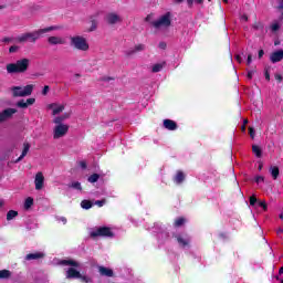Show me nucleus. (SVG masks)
Here are the masks:
<instances>
[{
  "mask_svg": "<svg viewBox=\"0 0 283 283\" xmlns=\"http://www.w3.org/2000/svg\"><path fill=\"white\" fill-rule=\"evenodd\" d=\"M71 187H72L73 189H77V191H83V187H81V182H78V181H74V182L71 185Z\"/></svg>",
  "mask_w": 283,
  "mask_h": 283,
  "instance_id": "e433bc0d",
  "label": "nucleus"
},
{
  "mask_svg": "<svg viewBox=\"0 0 283 283\" xmlns=\"http://www.w3.org/2000/svg\"><path fill=\"white\" fill-rule=\"evenodd\" d=\"M258 197H255V195H252L250 197V207H255V205H258Z\"/></svg>",
  "mask_w": 283,
  "mask_h": 283,
  "instance_id": "c9c22d12",
  "label": "nucleus"
},
{
  "mask_svg": "<svg viewBox=\"0 0 283 283\" xmlns=\"http://www.w3.org/2000/svg\"><path fill=\"white\" fill-rule=\"evenodd\" d=\"M283 60V50H277L271 53L270 61L271 63H280Z\"/></svg>",
  "mask_w": 283,
  "mask_h": 283,
  "instance_id": "2eb2a0df",
  "label": "nucleus"
},
{
  "mask_svg": "<svg viewBox=\"0 0 283 283\" xmlns=\"http://www.w3.org/2000/svg\"><path fill=\"white\" fill-rule=\"evenodd\" d=\"M35 189L36 191H41V189H43V185L45 182V177L43 176V172L39 171L36 175H35Z\"/></svg>",
  "mask_w": 283,
  "mask_h": 283,
  "instance_id": "9b49d317",
  "label": "nucleus"
},
{
  "mask_svg": "<svg viewBox=\"0 0 283 283\" xmlns=\"http://www.w3.org/2000/svg\"><path fill=\"white\" fill-rule=\"evenodd\" d=\"M253 74H255V72L254 71H249L248 72V78H253Z\"/></svg>",
  "mask_w": 283,
  "mask_h": 283,
  "instance_id": "603ef678",
  "label": "nucleus"
},
{
  "mask_svg": "<svg viewBox=\"0 0 283 283\" xmlns=\"http://www.w3.org/2000/svg\"><path fill=\"white\" fill-rule=\"evenodd\" d=\"M150 25H153L155 30H160V28H171V12L168 11L157 20L151 21Z\"/></svg>",
  "mask_w": 283,
  "mask_h": 283,
  "instance_id": "20e7f679",
  "label": "nucleus"
},
{
  "mask_svg": "<svg viewBox=\"0 0 283 283\" xmlns=\"http://www.w3.org/2000/svg\"><path fill=\"white\" fill-rule=\"evenodd\" d=\"M17 216H19V212L17 210H9L7 213V220H14V218H17Z\"/></svg>",
  "mask_w": 283,
  "mask_h": 283,
  "instance_id": "7c9ffc66",
  "label": "nucleus"
},
{
  "mask_svg": "<svg viewBox=\"0 0 283 283\" xmlns=\"http://www.w3.org/2000/svg\"><path fill=\"white\" fill-rule=\"evenodd\" d=\"M164 127L169 132H176L178 124L174 119H164Z\"/></svg>",
  "mask_w": 283,
  "mask_h": 283,
  "instance_id": "a211bd4d",
  "label": "nucleus"
},
{
  "mask_svg": "<svg viewBox=\"0 0 283 283\" xmlns=\"http://www.w3.org/2000/svg\"><path fill=\"white\" fill-rule=\"evenodd\" d=\"M277 235H280V233H283V229L282 228H279L277 231H276Z\"/></svg>",
  "mask_w": 283,
  "mask_h": 283,
  "instance_id": "bf43d9fd",
  "label": "nucleus"
},
{
  "mask_svg": "<svg viewBox=\"0 0 283 283\" xmlns=\"http://www.w3.org/2000/svg\"><path fill=\"white\" fill-rule=\"evenodd\" d=\"M49 109H53L52 115L56 116L57 114H61L65 109V105H59L56 103L49 104Z\"/></svg>",
  "mask_w": 283,
  "mask_h": 283,
  "instance_id": "6ab92c4d",
  "label": "nucleus"
},
{
  "mask_svg": "<svg viewBox=\"0 0 283 283\" xmlns=\"http://www.w3.org/2000/svg\"><path fill=\"white\" fill-rule=\"evenodd\" d=\"M243 125H244V126L249 125V119H244V120H243Z\"/></svg>",
  "mask_w": 283,
  "mask_h": 283,
  "instance_id": "680f3d73",
  "label": "nucleus"
},
{
  "mask_svg": "<svg viewBox=\"0 0 283 283\" xmlns=\"http://www.w3.org/2000/svg\"><path fill=\"white\" fill-rule=\"evenodd\" d=\"M277 30H280V24L277 23L272 24V32H277Z\"/></svg>",
  "mask_w": 283,
  "mask_h": 283,
  "instance_id": "a18cd8bd",
  "label": "nucleus"
},
{
  "mask_svg": "<svg viewBox=\"0 0 283 283\" xmlns=\"http://www.w3.org/2000/svg\"><path fill=\"white\" fill-rule=\"evenodd\" d=\"M258 207H261L264 211H268L269 206L266 205V201H259Z\"/></svg>",
  "mask_w": 283,
  "mask_h": 283,
  "instance_id": "4c0bfd02",
  "label": "nucleus"
},
{
  "mask_svg": "<svg viewBox=\"0 0 283 283\" xmlns=\"http://www.w3.org/2000/svg\"><path fill=\"white\" fill-rule=\"evenodd\" d=\"M274 78H275V81H277V83H282V81H283V77L280 74H275Z\"/></svg>",
  "mask_w": 283,
  "mask_h": 283,
  "instance_id": "49530a36",
  "label": "nucleus"
},
{
  "mask_svg": "<svg viewBox=\"0 0 283 283\" xmlns=\"http://www.w3.org/2000/svg\"><path fill=\"white\" fill-rule=\"evenodd\" d=\"M70 132V126L65 124H57L53 132V138L56 140L59 138H63L65 134Z\"/></svg>",
  "mask_w": 283,
  "mask_h": 283,
  "instance_id": "0eeeda50",
  "label": "nucleus"
},
{
  "mask_svg": "<svg viewBox=\"0 0 283 283\" xmlns=\"http://www.w3.org/2000/svg\"><path fill=\"white\" fill-rule=\"evenodd\" d=\"M189 6H193V0H187Z\"/></svg>",
  "mask_w": 283,
  "mask_h": 283,
  "instance_id": "69168bd1",
  "label": "nucleus"
},
{
  "mask_svg": "<svg viewBox=\"0 0 283 283\" xmlns=\"http://www.w3.org/2000/svg\"><path fill=\"white\" fill-rule=\"evenodd\" d=\"M145 21H146V22H150V21H151V14H148V15L145 18Z\"/></svg>",
  "mask_w": 283,
  "mask_h": 283,
  "instance_id": "4d7b16f0",
  "label": "nucleus"
},
{
  "mask_svg": "<svg viewBox=\"0 0 283 283\" xmlns=\"http://www.w3.org/2000/svg\"><path fill=\"white\" fill-rule=\"evenodd\" d=\"M98 178H101V175H98V174H93V175H91V176L88 177V182H92V184L98 182Z\"/></svg>",
  "mask_w": 283,
  "mask_h": 283,
  "instance_id": "f704fd0d",
  "label": "nucleus"
},
{
  "mask_svg": "<svg viewBox=\"0 0 283 283\" xmlns=\"http://www.w3.org/2000/svg\"><path fill=\"white\" fill-rule=\"evenodd\" d=\"M249 135L252 139L255 138V129L253 127H249Z\"/></svg>",
  "mask_w": 283,
  "mask_h": 283,
  "instance_id": "ea45409f",
  "label": "nucleus"
},
{
  "mask_svg": "<svg viewBox=\"0 0 283 283\" xmlns=\"http://www.w3.org/2000/svg\"><path fill=\"white\" fill-rule=\"evenodd\" d=\"M34 205V199L32 197H29L24 201V209H30Z\"/></svg>",
  "mask_w": 283,
  "mask_h": 283,
  "instance_id": "2f4dec72",
  "label": "nucleus"
},
{
  "mask_svg": "<svg viewBox=\"0 0 283 283\" xmlns=\"http://www.w3.org/2000/svg\"><path fill=\"white\" fill-rule=\"evenodd\" d=\"M252 61H253V55L248 54L247 65H251Z\"/></svg>",
  "mask_w": 283,
  "mask_h": 283,
  "instance_id": "de8ad7c7",
  "label": "nucleus"
},
{
  "mask_svg": "<svg viewBox=\"0 0 283 283\" xmlns=\"http://www.w3.org/2000/svg\"><path fill=\"white\" fill-rule=\"evenodd\" d=\"M81 277V272L74 268H69L66 271V279L67 280H78Z\"/></svg>",
  "mask_w": 283,
  "mask_h": 283,
  "instance_id": "dca6fc26",
  "label": "nucleus"
},
{
  "mask_svg": "<svg viewBox=\"0 0 283 283\" xmlns=\"http://www.w3.org/2000/svg\"><path fill=\"white\" fill-rule=\"evenodd\" d=\"M254 180L258 185H260V182H264V177L263 176H256Z\"/></svg>",
  "mask_w": 283,
  "mask_h": 283,
  "instance_id": "37998d69",
  "label": "nucleus"
},
{
  "mask_svg": "<svg viewBox=\"0 0 283 283\" xmlns=\"http://www.w3.org/2000/svg\"><path fill=\"white\" fill-rule=\"evenodd\" d=\"M48 92H50V86L49 85H45L42 90V95L43 96H48Z\"/></svg>",
  "mask_w": 283,
  "mask_h": 283,
  "instance_id": "79ce46f5",
  "label": "nucleus"
},
{
  "mask_svg": "<svg viewBox=\"0 0 283 283\" xmlns=\"http://www.w3.org/2000/svg\"><path fill=\"white\" fill-rule=\"evenodd\" d=\"M98 273L103 277H114V270L103 266V265L98 266Z\"/></svg>",
  "mask_w": 283,
  "mask_h": 283,
  "instance_id": "4468645a",
  "label": "nucleus"
},
{
  "mask_svg": "<svg viewBox=\"0 0 283 283\" xmlns=\"http://www.w3.org/2000/svg\"><path fill=\"white\" fill-rule=\"evenodd\" d=\"M34 103H36V98L31 97L25 99H20L19 102H17V107H20L21 109H28V107H30V105H34Z\"/></svg>",
  "mask_w": 283,
  "mask_h": 283,
  "instance_id": "9d476101",
  "label": "nucleus"
},
{
  "mask_svg": "<svg viewBox=\"0 0 283 283\" xmlns=\"http://www.w3.org/2000/svg\"><path fill=\"white\" fill-rule=\"evenodd\" d=\"M242 19H244V21H249V18L247 15H243Z\"/></svg>",
  "mask_w": 283,
  "mask_h": 283,
  "instance_id": "338daca9",
  "label": "nucleus"
},
{
  "mask_svg": "<svg viewBox=\"0 0 283 283\" xmlns=\"http://www.w3.org/2000/svg\"><path fill=\"white\" fill-rule=\"evenodd\" d=\"M81 207L82 209H92V207H94V203H92V201L90 200L84 199L81 202Z\"/></svg>",
  "mask_w": 283,
  "mask_h": 283,
  "instance_id": "c756f323",
  "label": "nucleus"
},
{
  "mask_svg": "<svg viewBox=\"0 0 283 283\" xmlns=\"http://www.w3.org/2000/svg\"><path fill=\"white\" fill-rule=\"evenodd\" d=\"M14 52H19V46L12 45V46L9 48V53L10 54H14Z\"/></svg>",
  "mask_w": 283,
  "mask_h": 283,
  "instance_id": "58836bf2",
  "label": "nucleus"
},
{
  "mask_svg": "<svg viewBox=\"0 0 283 283\" xmlns=\"http://www.w3.org/2000/svg\"><path fill=\"white\" fill-rule=\"evenodd\" d=\"M265 80L271 81V73H269V69H265Z\"/></svg>",
  "mask_w": 283,
  "mask_h": 283,
  "instance_id": "09e8293b",
  "label": "nucleus"
},
{
  "mask_svg": "<svg viewBox=\"0 0 283 283\" xmlns=\"http://www.w3.org/2000/svg\"><path fill=\"white\" fill-rule=\"evenodd\" d=\"M235 61H238L239 63H242V56H240V54L235 55Z\"/></svg>",
  "mask_w": 283,
  "mask_h": 283,
  "instance_id": "864d4df0",
  "label": "nucleus"
},
{
  "mask_svg": "<svg viewBox=\"0 0 283 283\" xmlns=\"http://www.w3.org/2000/svg\"><path fill=\"white\" fill-rule=\"evenodd\" d=\"M61 222H63V224H67V219L65 217L60 218Z\"/></svg>",
  "mask_w": 283,
  "mask_h": 283,
  "instance_id": "5fc2aeb1",
  "label": "nucleus"
},
{
  "mask_svg": "<svg viewBox=\"0 0 283 283\" xmlns=\"http://www.w3.org/2000/svg\"><path fill=\"white\" fill-rule=\"evenodd\" d=\"M176 240L180 247H189V240L182 238L181 235H177Z\"/></svg>",
  "mask_w": 283,
  "mask_h": 283,
  "instance_id": "cd10ccee",
  "label": "nucleus"
},
{
  "mask_svg": "<svg viewBox=\"0 0 283 283\" xmlns=\"http://www.w3.org/2000/svg\"><path fill=\"white\" fill-rule=\"evenodd\" d=\"M102 81H114V77H103Z\"/></svg>",
  "mask_w": 283,
  "mask_h": 283,
  "instance_id": "13d9d810",
  "label": "nucleus"
},
{
  "mask_svg": "<svg viewBox=\"0 0 283 283\" xmlns=\"http://www.w3.org/2000/svg\"><path fill=\"white\" fill-rule=\"evenodd\" d=\"M159 48H160V50H167V43L160 42Z\"/></svg>",
  "mask_w": 283,
  "mask_h": 283,
  "instance_id": "8fccbe9b",
  "label": "nucleus"
},
{
  "mask_svg": "<svg viewBox=\"0 0 283 283\" xmlns=\"http://www.w3.org/2000/svg\"><path fill=\"white\" fill-rule=\"evenodd\" d=\"M176 1V3H182V1H185V0H175Z\"/></svg>",
  "mask_w": 283,
  "mask_h": 283,
  "instance_id": "774afa93",
  "label": "nucleus"
},
{
  "mask_svg": "<svg viewBox=\"0 0 283 283\" xmlns=\"http://www.w3.org/2000/svg\"><path fill=\"white\" fill-rule=\"evenodd\" d=\"M70 116H72V112L69 113H64L62 116H57L53 119V123L55 125H63V120H67V118H70Z\"/></svg>",
  "mask_w": 283,
  "mask_h": 283,
  "instance_id": "5701e85b",
  "label": "nucleus"
},
{
  "mask_svg": "<svg viewBox=\"0 0 283 283\" xmlns=\"http://www.w3.org/2000/svg\"><path fill=\"white\" fill-rule=\"evenodd\" d=\"M241 132H247V126L242 125L241 126Z\"/></svg>",
  "mask_w": 283,
  "mask_h": 283,
  "instance_id": "052dcab7",
  "label": "nucleus"
},
{
  "mask_svg": "<svg viewBox=\"0 0 283 283\" xmlns=\"http://www.w3.org/2000/svg\"><path fill=\"white\" fill-rule=\"evenodd\" d=\"M49 45H65V40L61 36L51 35L48 38Z\"/></svg>",
  "mask_w": 283,
  "mask_h": 283,
  "instance_id": "f8f14e48",
  "label": "nucleus"
},
{
  "mask_svg": "<svg viewBox=\"0 0 283 283\" xmlns=\"http://www.w3.org/2000/svg\"><path fill=\"white\" fill-rule=\"evenodd\" d=\"M56 30H61V27L51 25V27H46L44 29L35 30L33 32L22 33L21 35H19L17 38V41H18V43H28V41H30V43H36V41H39V39L43 38L44 34H48V32H54Z\"/></svg>",
  "mask_w": 283,
  "mask_h": 283,
  "instance_id": "f257e3e1",
  "label": "nucleus"
},
{
  "mask_svg": "<svg viewBox=\"0 0 283 283\" xmlns=\"http://www.w3.org/2000/svg\"><path fill=\"white\" fill-rule=\"evenodd\" d=\"M43 258H45V253L43 252H33V253H29L24 256V260L27 262H31V260H43Z\"/></svg>",
  "mask_w": 283,
  "mask_h": 283,
  "instance_id": "ddd939ff",
  "label": "nucleus"
},
{
  "mask_svg": "<svg viewBox=\"0 0 283 283\" xmlns=\"http://www.w3.org/2000/svg\"><path fill=\"white\" fill-rule=\"evenodd\" d=\"M163 67H165V62L153 65V69H151L153 74H158V72L163 71Z\"/></svg>",
  "mask_w": 283,
  "mask_h": 283,
  "instance_id": "bb28decb",
  "label": "nucleus"
},
{
  "mask_svg": "<svg viewBox=\"0 0 283 283\" xmlns=\"http://www.w3.org/2000/svg\"><path fill=\"white\" fill-rule=\"evenodd\" d=\"M197 3L202 4L205 0H195Z\"/></svg>",
  "mask_w": 283,
  "mask_h": 283,
  "instance_id": "e2e57ef3",
  "label": "nucleus"
},
{
  "mask_svg": "<svg viewBox=\"0 0 283 283\" xmlns=\"http://www.w3.org/2000/svg\"><path fill=\"white\" fill-rule=\"evenodd\" d=\"M105 21L106 23H108V25H116V23H120V21L123 20L120 19V15H118L117 13L111 12L106 14Z\"/></svg>",
  "mask_w": 283,
  "mask_h": 283,
  "instance_id": "1a4fd4ad",
  "label": "nucleus"
},
{
  "mask_svg": "<svg viewBox=\"0 0 283 283\" xmlns=\"http://www.w3.org/2000/svg\"><path fill=\"white\" fill-rule=\"evenodd\" d=\"M70 39H71V46L74 48L75 50H80L81 52H87V50H90V44L87 43V39L81 35L71 36Z\"/></svg>",
  "mask_w": 283,
  "mask_h": 283,
  "instance_id": "39448f33",
  "label": "nucleus"
},
{
  "mask_svg": "<svg viewBox=\"0 0 283 283\" xmlns=\"http://www.w3.org/2000/svg\"><path fill=\"white\" fill-rule=\"evenodd\" d=\"M13 98H23L25 96H32V92H34V85L29 84L24 87L22 86H13L11 87Z\"/></svg>",
  "mask_w": 283,
  "mask_h": 283,
  "instance_id": "7ed1b4c3",
  "label": "nucleus"
},
{
  "mask_svg": "<svg viewBox=\"0 0 283 283\" xmlns=\"http://www.w3.org/2000/svg\"><path fill=\"white\" fill-rule=\"evenodd\" d=\"M262 56H264V50L259 51V59H262Z\"/></svg>",
  "mask_w": 283,
  "mask_h": 283,
  "instance_id": "6e6d98bb",
  "label": "nucleus"
},
{
  "mask_svg": "<svg viewBox=\"0 0 283 283\" xmlns=\"http://www.w3.org/2000/svg\"><path fill=\"white\" fill-rule=\"evenodd\" d=\"M187 223V218L185 217H178L175 222H174V227L176 229H180V227H185V224Z\"/></svg>",
  "mask_w": 283,
  "mask_h": 283,
  "instance_id": "b1692460",
  "label": "nucleus"
},
{
  "mask_svg": "<svg viewBox=\"0 0 283 283\" xmlns=\"http://www.w3.org/2000/svg\"><path fill=\"white\" fill-rule=\"evenodd\" d=\"M10 277V270H0V280H6Z\"/></svg>",
  "mask_w": 283,
  "mask_h": 283,
  "instance_id": "72a5a7b5",
  "label": "nucleus"
},
{
  "mask_svg": "<svg viewBox=\"0 0 283 283\" xmlns=\"http://www.w3.org/2000/svg\"><path fill=\"white\" fill-rule=\"evenodd\" d=\"M220 238H227V234H224V232H221Z\"/></svg>",
  "mask_w": 283,
  "mask_h": 283,
  "instance_id": "0e129e2a",
  "label": "nucleus"
},
{
  "mask_svg": "<svg viewBox=\"0 0 283 283\" xmlns=\"http://www.w3.org/2000/svg\"><path fill=\"white\" fill-rule=\"evenodd\" d=\"M61 264H63L64 266H74L75 269H78V266H81V264L74 260H62Z\"/></svg>",
  "mask_w": 283,
  "mask_h": 283,
  "instance_id": "393cba45",
  "label": "nucleus"
},
{
  "mask_svg": "<svg viewBox=\"0 0 283 283\" xmlns=\"http://www.w3.org/2000/svg\"><path fill=\"white\" fill-rule=\"evenodd\" d=\"M77 280H80L82 283H92V277L83 274H80Z\"/></svg>",
  "mask_w": 283,
  "mask_h": 283,
  "instance_id": "473e14b6",
  "label": "nucleus"
},
{
  "mask_svg": "<svg viewBox=\"0 0 283 283\" xmlns=\"http://www.w3.org/2000/svg\"><path fill=\"white\" fill-rule=\"evenodd\" d=\"M270 172H271V176H272L273 180H277V178L280 176V167L271 166L270 167Z\"/></svg>",
  "mask_w": 283,
  "mask_h": 283,
  "instance_id": "a878e982",
  "label": "nucleus"
},
{
  "mask_svg": "<svg viewBox=\"0 0 283 283\" xmlns=\"http://www.w3.org/2000/svg\"><path fill=\"white\" fill-rule=\"evenodd\" d=\"M96 17H98V14L90 17L91 27L88 28V32H95L98 28V19H96Z\"/></svg>",
  "mask_w": 283,
  "mask_h": 283,
  "instance_id": "4be33fe9",
  "label": "nucleus"
},
{
  "mask_svg": "<svg viewBox=\"0 0 283 283\" xmlns=\"http://www.w3.org/2000/svg\"><path fill=\"white\" fill-rule=\"evenodd\" d=\"M17 108H7L0 113V123H6L8 118H12L17 114Z\"/></svg>",
  "mask_w": 283,
  "mask_h": 283,
  "instance_id": "6e6552de",
  "label": "nucleus"
},
{
  "mask_svg": "<svg viewBox=\"0 0 283 283\" xmlns=\"http://www.w3.org/2000/svg\"><path fill=\"white\" fill-rule=\"evenodd\" d=\"M95 205H96L97 207H103V206L105 205V199L96 200V201H95Z\"/></svg>",
  "mask_w": 283,
  "mask_h": 283,
  "instance_id": "c03bdc74",
  "label": "nucleus"
},
{
  "mask_svg": "<svg viewBox=\"0 0 283 283\" xmlns=\"http://www.w3.org/2000/svg\"><path fill=\"white\" fill-rule=\"evenodd\" d=\"M252 151L256 156V158H262V148H260V146L253 145Z\"/></svg>",
  "mask_w": 283,
  "mask_h": 283,
  "instance_id": "c85d7f7f",
  "label": "nucleus"
},
{
  "mask_svg": "<svg viewBox=\"0 0 283 283\" xmlns=\"http://www.w3.org/2000/svg\"><path fill=\"white\" fill-rule=\"evenodd\" d=\"M12 42V38H3L2 43H10Z\"/></svg>",
  "mask_w": 283,
  "mask_h": 283,
  "instance_id": "3c124183",
  "label": "nucleus"
},
{
  "mask_svg": "<svg viewBox=\"0 0 283 283\" xmlns=\"http://www.w3.org/2000/svg\"><path fill=\"white\" fill-rule=\"evenodd\" d=\"M28 67H30V60L24 57L15 63L7 64V72L8 74H24V72H28Z\"/></svg>",
  "mask_w": 283,
  "mask_h": 283,
  "instance_id": "f03ea898",
  "label": "nucleus"
},
{
  "mask_svg": "<svg viewBox=\"0 0 283 283\" xmlns=\"http://www.w3.org/2000/svg\"><path fill=\"white\" fill-rule=\"evenodd\" d=\"M78 166H80L82 169H87V161H85V160L78 161Z\"/></svg>",
  "mask_w": 283,
  "mask_h": 283,
  "instance_id": "a19ab883",
  "label": "nucleus"
},
{
  "mask_svg": "<svg viewBox=\"0 0 283 283\" xmlns=\"http://www.w3.org/2000/svg\"><path fill=\"white\" fill-rule=\"evenodd\" d=\"M91 238H114V232L109 227H99L91 232Z\"/></svg>",
  "mask_w": 283,
  "mask_h": 283,
  "instance_id": "423d86ee",
  "label": "nucleus"
},
{
  "mask_svg": "<svg viewBox=\"0 0 283 283\" xmlns=\"http://www.w3.org/2000/svg\"><path fill=\"white\" fill-rule=\"evenodd\" d=\"M187 175L182 170H178L177 174L174 176L172 180L175 185H182Z\"/></svg>",
  "mask_w": 283,
  "mask_h": 283,
  "instance_id": "f3484780",
  "label": "nucleus"
},
{
  "mask_svg": "<svg viewBox=\"0 0 283 283\" xmlns=\"http://www.w3.org/2000/svg\"><path fill=\"white\" fill-rule=\"evenodd\" d=\"M28 151H30V143H24L22 154L15 159L14 163H21V160H23L28 156Z\"/></svg>",
  "mask_w": 283,
  "mask_h": 283,
  "instance_id": "412c9836",
  "label": "nucleus"
},
{
  "mask_svg": "<svg viewBox=\"0 0 283 283\" xmlns=\"http://www.w3.org/2000/svg\"><path fill=\"white\" fill-rule=\"evenodd\" d=\"M136 52H145V44H137L135 49L126 51V56H134Z\"/></svg>",
  "mask_w": 283,
  "mask_h": 283,
  "instance_id": "aec40b11",
  "label": "nucleus"
}]
</instances>
